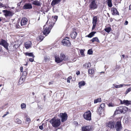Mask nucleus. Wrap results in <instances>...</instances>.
I'll list each match as a JSON object with an SVG mask.
<instances>
[{
    "label": "nucleus",
    "instance_id": "nucleus-62",
    "mask_svg": "<svg viewBox=\"0 0 131 131\" xmlns=\"http://www.w3.org/2000/svg\"><path fill=\"white\" fill-rule=\"evenodd\" d=\"M9 114V112H6V114L7 115H8V114Z\"/></svg>",
    "mask_w": 131,
    "mask_h": 131
},
{
    "label": "nucleus",
    "instance_id": "nucleus-14",
    "mask_svg": "<svg viewBox=\"0 0 131 131\" xmlns=\"http://www.w3.org/2000/svg\"><path fill=\"white\" fill-rule=\"evenodd\" d=\"M60 57L61 59V60L62 61L64 60V61H66L68 60V57L65 55L63 53H61L60 55Z\"/></svg>",
    "mask_w": 131,
    "mask_h": 131
},
{
    "label": "nucleus",
    "instance_id": "nucleus-57",
    "mask_svg": "<svg viewBox=\"0 0 131 131\" xmlns=\"http://www.w3.org/2000/svg\"><path fill=\"white\" fill-rule=\"evenodd\" d=\"M129 9L131 10V5H130L129 6Z\"/></svg>",
    "mask_w": 131,
    "mask_h": 131
},
{
    "label": "nucleus",
    "instance_id": "nucleus-42",
    "mask_svg": "<svg viewBox=\"0 0 131 131\" xmlns=\"http://www.w3.org/2000/svg\"><path fill=\"white\" fill-rule=\"evenodd\" d=\"M53 11L54 13L57 12H58V10L53 7Z\"/></svg>",
    "mask_w": 131,
    "mask_h": 131
},
{
    "label": "nucleus",
    "instance_id": "nucleus-44",
    "mask_svg": "<svg viewBox=\"0 0 131 131\" xmlns=\"http://www.w3.org/2000/svg\"><path fill=\"white\" fill-rule=\"evenodd\" d=\"M71 76H70L68 77L67 78V82L70 83V80L71 79Z\"/></svg>",
    "mask_w": 131,
    "mask_h": 131
},
{
    "label": "nucleus",
    "instance_id": "nucleus-38",
    "mask_svg": "<svg viewBox=\"0 0 131 131\" xmlns=\"http://www.w3.org/2000/svg\"><path fill=\"white\" fill-rule=\"evenodd\" d=\"M119 110V108H118V107L117 108L114 112V114H117L119 113L120 111Z\"/></svg>",
    "mask_w": 131,
    "mask_h": 131
},
{
    "label": "nucleus",
    "instance_id": "nucleus-61",
    "mask_svg": "<svg viewBox=\"0 0 131 131\" xmlns=\"http://www.w3.org/2000/svg\"><path fill=\"white\" fill-rule=\"evenodd\" d=\"M23 73L24 74H27V73H26V71H24V72H23Z\"/></svg>",
    "mask_w": 131,
    "mask_h": 131
},
{
    "label": "nucleus",
    "instance_id": "nucleus-54",
    "mask_svg": "<svg viewBox=\"0 0 131 131\" xmlns=\"http://www.w3.org/2000/svg\"><path fill=\"white\" fill-rule=\"evenodd\" d=\"M76 74L78 75L80 74V72L79 71H77L76 72Z\"/></svg>",
    "mask_w": 131,
    "mask_h": 131
},
{
    "label": "nucleus",
    "instance_id": "nucleus-58",
    "mask_svg": "<svg viewBox=\"0 0 131 131\" xmlns=\"http://www.w3.org/2000/svg\"><path fill=\"white\" fill-rule=\"evenodd\" d=\"M7 115L6 114H4L3 115V116H2V117H5V116L6 115Z\"/></svg>",
    "mask_w": 131,
    "mask_h": 131
},
{
    "label": "nucleus",
    "instance_id": "nucleus-15",
    "mask_svg": "<svg viewBox=\"0 0 131 131\" xmlns=\"http://www.w3.org/2000/svg\"><path fill=\"white\" fill-rule=\"evenodd\" d=\"M61 1V0H53L51 3V5L54 7L55 5L59 3Z\"/></svg>",
    "mask_w": 131,
    "mask_h": 131
},
{
    "label": "nucleus",
    "instance_id": "nucleus-6",
    "mask_svg": "<svg viewBox=\"0 0 131 131\" xmlns=\"http://www.w3.org/2000/svg\"><path fill=\"white\" fill-rule=\"evenodd\" d=\"M0 45L3 46L6 49H8V43L5 40L1 39L0 40Z\"/></svg>",
    "mask_w": 131,
    "mask_h": 131
},
{
    "label": "nucleus",
    "instance_id": "nucleus-4",
    "mask_svg": "<svg viewBox=\"0 0 131 131\" xmlns=\"http://www.w3.org/2000/svg\"><path fill=\"white\" fill-rule=\"evenodd\" d=\"M91 114L90 111L86 112L84 114L83 116L86 120L90 121L91 120Z\"/></svg>",
    "mask_w": 131,
    "mask_h": 131
},
{
    "label": "nucleus",
    "instance_id": "nucleus-37",
    "mask_svg": "<svg viewBox=\"0 0 131 131\" xmlns=\"http://www.w3.org/2000/svg\"><path fill=\"white\" fill-rule=\"evenodd\" d=\"M26 105L25 103H22L21 104V107L22 109L25 108H26Z\"/></svg>",
    "mask_w": 131,
    "mask_h": 131
},
{
    "label": "nucleus",
    "instance_id": "nucleus-25",
    "mask_svg": "<svg viewBox=\"0 0 131 131\" xmlns=\"http://www.w3.org/2000/svg\"><path fill=\"white\" fill-rule=\"evenodd\" d=\"M97 16H94L93 18L92 24H96L97 22Z\"/></svg>",
    "mask_w": 131,
    "mask_h": 131
},
{
    "label": "nucleus",
    "instance_id": "nucleus-9",
    "mask_svg": "<svg viewBox=\"0 0 131 131\" xmlns=\"http://www.w3.org/2000/svg\"><path fill=\"white\" fill-rule=\"evenodd\" d=\"M115 128L117 131H120L122 129L121 123L120 121H117L115 125Z\"/></svg>",
    "mask_w": 131,
    "mask_h": 131
},
{
    "label": "nucleus",
    "instance_id": "nucleus-34",
    "mask_svg": "<svg viewBox=\"0 0 131 131\" xmlns=\"http://www.w3.org/2000/svg\"><path fill=\"white\" fill-rule=\"evenodd\" d=\"M25 118H26V121L28 123H29L30 122L31 120L30 118L27 115L25 117Z\"/></svg>",
    "mask_w": 131,
    "mask_h": 131
},
{
    "label": "nucleus",
    "instance_id": "nucleus-41",
    "mask_svg": "<svg viewBox=\"0 0 131 131\" xmlns=\"http://www.w3.org/2000/svg\"><path fill=\"white\" fill-rule=\"evenodd\" d=\"M131 91V87L128 88L126 90V92L125 93L126 94H127L128 92L130 91Z\"/></svg>",
    "mask_w": 131,
    "mask_h": 131
},
{
    "label": "nucleus",
    "instance_id": "nucleus-48",
    "mask_svg": "<svg viewBox=\"0 0 131 131\" xmlns=\"http://www.w3.org/2000/svg\"><path fill=\"white\" fill-rule=\"evenodd\" d=\"M96 24H93V26L92 28V30H93L94 29L95 27L96 26Z\"/></svg>",
    "mask_w": 131,
    "mask_h": 131
},
{
    "label": "nucleus",
    "instance_id": "nucleus-56",
    "mask_svg": "<svg viewBox=\"0 0 131 131\" xmlns=\"http://www.w3.org/2000/svg\"><path fill=\"white\" fill-rule=\"evenodd\" d=\"M128 21H127L126 20L125 21V22L124 24L125 25H126L128 24Z\"/></svg>",
    "mask_w": 131,
    "mask_h": 131
},
{
    "label": "nucleus",
    "instance_id": "nucleus-59",
    "mask_svg": "<svg viewBox=\"0 0 131 131\" xmlns=\"http://www.w3.org/2000/svg\"><path fill=\"white\" fill-rule=\"evenodd\" d=\"M20 4H21V3H18V4H17V5L18 6H19L20 5Z\"/></svg>",
    "mask_w": 131,
    "mask_h": 131
},
{
    "label": "nucleus",
    "instance_id": "nucleus-53",
    "mask_svg": "<svg viewBox=\"0 0 131 131\" xmlns=\"http://www.w3.org/2000/svg\"><path fill=\"white\" fill-rule=\"evenodd\" d=\"M39 128L41 130L43 129V126L42 125L40 126L39 127Z\"/></svg>",
    "mask_w": 131,
    "mask_h": 131
},
{
    "label": "nucleus",
    "instance_id": "nucleus-64",
    "mask_svg": "<svg viewBox=\"0 0 131 131\" xmlns=\"http://www.w3.org/2000/svg\"><path fill=\"white\" fill-rule=\"evenodd\" d=\"M32 94L33 95H35V93L34 92H32Z\"/></svg>",
    "mask_w": 131,
    "mask_h": 131
},
{
    "label": "nucleus",
    "instance_id": "nucleus-24",
    "mask_svg": "<svg viewBox=\"0 0 131 131\" xmlns=\"http://www.w3.org/2000/svg\"><path fill=\"white\" fill-rule=\"evenodd\" d=\"M113 85L114 86H115V88H122L123 87V85H128V86H130V84H127V85H125V84H121L119 85H115V84H113Z\"/></svg>",
    "mask_w": 131,
    "mask_h": 131
},
{
    "label": "nucleus",
    "instance_id": "nucleus-1",
    "mask_svg": "<svg viewBox=\"0 0 131 131\" xmlns=\"http://www.w3.org/2000/svg\"><path fill=\"white\" fill-rule=\"evenodd\" d=\"M54 24V23H53L51 22V24L50 23L48 27H46V25H44L42 32L45 36H47L50 32Z\"/></svg>",
    "mask_w": 131,
    "mask_h": 131
},
{
    "label": "nucleus",
    "instance_id": "nucleus-46",
    "mask_svg": "<svg viewBox=\"0 0 131 131\" xmlns=\"http://www.w3.org/2000/svg\"><path fill=\"white\" fill-rule=\"evenodd\" d=\"M24 78L21 77L19 79V82H23L24 81Z\"/></svg>",
    "mask_w": 131,
    "mask_h": 131
},
{
    "label": "nucleus",
    "instance_id": "nucleus-63",
    "mask_svg": "<svg viewBox=\"0 0 131 131\" xmlns=\"http://www.w3.org/2000/svg\"><path fill=\"white\" fill-rule=\"evenodd\" d=\"M122 56L123 58H124V57L125 56L123 54V55H122Z\"/></svg>",
    "mask_w": 131,
    "mask_h": 131
},
{
    "label": "nucleus",
    "instance_id": "nucleus-40",
    "mask_svg": "<svg viewBox=\"0 0 131 131\" xmlns=\"http://www.w3.org/2000/svg\"><path fill=\"white\" fill-rule=\"evenodd\" d=\"M93 52L92 50H88V53L89 54H92Z\"/></svg>",
    "mask_w": 131,
    "mask_h": 131
},
{
    "label": "nucleus",
    "instance_id": "nucleus-3",
    "mask_svg": "<svg viewBox=\"0 0 131 131\" xmlns=\"http://www.w3.org/2000/svg\"><path fill=\"white\" fill-rule=\"evenodd\" d=\"M96 1V0H93L90 2L89 7L90 9L94 10L97 8L98 5Z\"/></svg>",
    "mask_w": 131,
    "mask_h": 131
},
{
    "label": "nucleus",
    "instance_id": "nucleus-52",
    "mask_svg": "<svg viewBox=\"0 0 131 131\" xmlns=\"http://www.w3.org/2000/svg\"><path fill=\"white\" fill-rule=\"evenodd\" d=\"M29 61L31 62H32L34 61V58L33 57L32 58H30L29 59Z\"/></svg>",
    "mask_w": 131,
    "mask_h": 131
},
{
    "label": "nucleus",
    "instance_id": "nucleus-7",
    "mask_svg": "<svg viewBox=\"0 0 131 131\" xmlns=\"http://www.w3.org/2000/svg\"><path fill=\"white\" fill-rule=\"evenodd\" d=\"M2 12L4 13V15L6 17L7 16L11 17L13 15V13L5 9L3 10Z\"/></svg>",
    "mask_w": 131,
    "mask_h": 131
},
{
    "label": "nucleus",
    "instance_id": "nucleus-27",
    "mask_svg": "<svg viewBox=\"0 0 131 131\" xmlns=\"http://www.w3.org/2000/svg\"><path fill=\"white\" fill-rule=\"evenodd\" d=\"M106 2L109 7H111L112 6V0H106Z\"/></svg>",
    "mask_w": 131,
    "mask_h": 131
},
{
    "label": "nucleus",
    "instance_id": "nucleus-31",
    "mask_svg": "<svg viewBox=\"0 0 131 131\" xmlns=\"http://www.w3.org/2000/svg\"><path fill=\"white\" fill-rule=\"evenodd\" d=\"M44 38V37L43 36L40 35L37 38V39L38 40H40L41 41Z\"/></svg>",
    "mask_w": 131,
    "mask_h": 131
},
{
    "label": "nucleus",
    "instance_id": "nucleus-20",
    "mask_svg": "<svg viewBox=\"0 0 131 131\" xmlns=\"http://www.w3.org/2000/svg\"><path fill=\"white\" fill-rule=\"evenodd\" d=\"M55 61L57 63H59L60 62H62V60H61V59L60 58L59 56H55Z\"/></svg>",
    "mask_w": 131,
    "mask_h": 131
},
{
    "label": "nucleus",
    "instance_id": "nucleus-23",
    "mask_svg": "<svg viewBox=\"0 0 131 131\" xmlns=\"http://www.w3.org/2000/svg\"><path fill=\"white\" fill-rule=\"evenodd\" d=\"M96 32V31H92L88 35L86 36V37L89 38H91L94 35Z\"/></svg>",
    "mask_w": 131,
    "mask_h": 131
},
{
    "label": "nucleus",
    "instance_id": "nucleus-30",
    "mask_svg": "<svg viewBox=\"0 0 131 131\" xmlns=\"http://www.w3.org/2000/svg\"><path fill=\"white\" fill-rule=\"evenodd\" d=\"M25 54L26 56H28L30 57H32L33 58H34V57H35L33 55V53L31 52H26L25 53Z\"/></svg>",
    "mask_w": 131,
    "mask_h": 131
},
{
    "label": "nucleus",
    "instance_id": "nucleus-5",
    "mask_svg": "<svg viewBox=\"0 0 131 131\" xmlns=\"http://www.w3.org/2000/svg\"><path fill=\"white\" fill-rule=\"evenodd\" d=\"M62 44L64 46L69 47L71 45V43L69 39L68 38H66L65 39L63 40L61 42Z\"/></svg>",
    "mask_w": 131,
    "mask_h": 131
},
{
    "label": "nucleus",
    "instance_id": "nucleus-39",
    "mask_svg": "<svg viewBox=\"0 0 131 131\" xmlns=\"http://www.w3.org/2000/svg\"><path fill=\"white\" fill-rule=\"evenodd\" d=\"M122 108V106H121L118 107V108H119V110L121 113H124V112L123 111Z\"/></svg>",
    "mask_w": 131,
    "mask_h": 131
},
{
    "label": "nucleus",
    "instance_id": "nucleus-17",
    "mask_svg": "<svg viewBox=\"0 0 131 131\" xmlns=\"http://www.w3.org/2000/svg\"><path fill=\"white\" fill-rule=\"evenodd\" d=\"M82 131H91V127L90 126L83 127H82Z\"/></svg>",
    "mask_w": 131,
    "mask_h": 131
},
{
    "label": "nucleus",
    "instance_id": "nucleus-18",
    "mask_svg": "<svg viewBox=\"0 0 131 131\" xmlns=\"http://www.w3.org/2000/svg\"><path fill=\"white\" fill-rule=\"evenodd\" d=\"M112 14L113 15H119V13L115 8H112Z\"/></svg>",
    "mask_w": 131,
    "mask_h": 131
},
{
    "label": "nucleus",
    "instance_id": "nucleus-8",
    "mask_svg": "<svg viewBox=\"0 0 131 131\" xmlns=\"http://www.w3.org/2000/svg\"><path fill=\"white\" fill-rule=\"evenodd\" d=\"M59 116L61 118V122H65L67 119V114L65 113H60Z\"/></svg>",
    "mask_w": 131,
    "mask_h": 131
},
{
    "label": "nucleus",
    "instance_id": "nucleus-11",
    "mask_svg": "<svg viewBox=\"0 0 131 131\" xmlns=\"http://www.w3.org/2000/svg\"><path fill=\"white\" fill-rule=\"evenodd\" d=\"M32 8V5L30 3H26L23 6V9H30Z\"/></svg>",
    "mask_w": 131,
    "mask_h": 131
},
{
    "label": "nucleus",
    "instance_id": "nucleus-47",
    "mask_svg": "<svg viewBox=\"0 0 131 131\" xmlns=\"http://www.w3.org/2000/svg\"><path fill=\"white\" fill-rule=\"evenodd\" d=\"M5 53L3 52V51L2 50H0V55H2L4 54Z\"/></svg>",
    "mask_w": 131,
    "mask_h": 131
},
{
    "label": "nucleus",
    "instance_id": "nucleus-13",
    "mask_svg": "<svg viewBox=\"0 0 131 131\" xmlns=\"http://www.w3.org/2000/svg\"><path fill=\"white\" fill-rule=\"evenodd\" d=\"M24 45L26 48L28 49L31 46V42L30 41H28L25 43Z\"/></svg>",
    "mask_w": 131,
    "mask_h": 131
},
{
    "label": "nucleus",
    "instance_id": "nucleus-32",
    "mask_svg": "<svg viewBox=\"0 0 131 131\" xmlns=\"http://www.w3.org/2000/svg\"><path fill=\"white\" fill-rule=\"evenodd\" d=\"M112 30V29L111 27H106L104 29V30L108 33H109Z\"/></svg>",
    "mask_w": 131,
    "mask_h": 131
},
{
    "label": "nucleus",
    "instance_id": "nucleus-16",
    "mask_svg": "<svg viewBox=\"0 0 131 131\" xmlns=\"http://www.w3.org/2000/svg\"><path fill=\"white\" fill-rule=\"evenodd\" d=\"M114 122L110 121L107 124V126L111 128H114Z\"/></svg>",
    "mask_w": 131,
    "mask_h": 131
},
{
    "label": "nucleus",
    "instance_id": "nucleus-49",
    "mask_svg": "<svg viewBox=\"0 0 131 131\" xmlns=\"http://www.w3.org/2000/svg\"><path fill=\"white\" fill-rule=\"evenodd\" d=\"M114 105L112 104V103H110L108 104V106L110 107H113Z\"/></svg>",
    "mask_w": 131,
    "mask_h": 131
},
{
    "label": "nucleus",
    "instance_id": "nucleus-60",
    "mask_svg": "<svg viewBox=\"0 0 131 131\" xmlns=\"http://www.w3.org/2000/svg\"><path fill=\"white\" fill-rule=\"evenodd\" d=\"M47 57H45V60H47Z\"/></svg>",
    "mask_w": 131,
    "mask_h": 131
},
{
    "label": "nucleus",
    "instance_id": "nucleus-19",
    "mask_svg": "<svg viewBox=\"0 0 131 131\" xmlns=\"http://www.w3.org/2000/svg\"><path fill=\"white\" fill-rule=\"evenodd\" d=\"M27 20L26 18H23L21 20L20 24L22 26L26 25L27 23Z\"/></svg>",
    "mask_w": 131,
    "mask_h": 131
},
{
    "label": "nucleus",
    "instance_id": "nucleus-35",
    "mask_svg": "<svg viewBox=\"0 0 131 131\" xmlns=\"http://www.w3.org/2000/svg\"><path fill=\"white\" fill-rule=\"evenodd\" d=\"M101 99L100 98H99L96 99L94 100V103H96L98 102H101Z\"/></svg>",
    "mask_w": 131,
    "mask_h": 131
},
{
    "label": "nucleus",
    "instance_id": "nucleus-45",
    "mask_svg": "<svg viewBox=\"0 0 131 131\" xmlns=\"http://www.w3.org/2000/svg\"><path fill=\"white\" fill-rule=\"evenodd\" d=\"M0 7H4V8H6V6L2 4V3L0 4Z\"/></svg>",
    "mask_w": 131,
    "mask_h": 131
},
{
    "label": "nucleus",
    "instance_id": "nucleus-28",
    "mask_svg": "<svg viewBox=\"0 0 131 131\" xmlns=\"http://www.w3.org/2000/svg\"><path fill=\"white\" fill-rule=\"evenodd\" d=\"M85 83L84 81H81L79 82L78 83L79 87V88H81L82 86L85 85Z\"/></svg>",
    "mask_w": 131,
    "mask_h": 131
},
{
    "label": "nucleus",
    "instance_id": "nucleus-50",
    "mask_svg": "<svg viewBox=\"0 0 131 131\" xmlns=\"http://www.w3.org/2000/svg\"><path fill=\"white\" fill-rule=\"evenodd\" d=\"M58 17L57 16L55 15L53 16V18L55 19V21H56L58 19Z\"/></svg>",
    "mask_w": 131,
    "mask_h": 131
},
{
    "label": "nucleus",
    "instance_id": "nucleus-12",
    "mask_svg": "<svg viewBox=\"0 0 131 131\" xmlns=\"http://www.w3.org/2000/svg\"><path fill=\"white\" fill-rule=\"evenodd\" d=\"M105 106V104H102L101 105L100 107H99L97 110L99 114H101L102 113V109H103Z\"/></svg>",
    "mask_w": 131,
    "mask_h": 131
},
{
    "label": "nucleus",
    "instance_id": "nucleus-26",
    "mask_svg": "<svg viewBox=\"0 0 131 131\" xmlns=\"http://www.w3.org/2000/svg\"><path fill=\"white\" fill-rule=\"evenodd\" d=\"M92 43L94 42L95 41L97 42H99L100 41L98 39V38L97 37H94L91 40Z\"/></svg>",
    "mask_w": 131,
    "mask_h": 131
},
{
    "label": "nucleus",
    "instance_id": "nucleus-2",
    "mask_svg": "<svg viewBox=\"0 0 131 131\" xmlns=\"http://www.w3.org/2000/svg\"><path fill=\"white\" fill-rule=\"evenodd\" d=\"M49 122L51 124L52 126L56 128L59 126L61 124L60 119L53 118L51 119Z\"/></svg>",
    "mask_w": 131,
    "mask_h": 131
},
{
    "label": "nucleus",
    "instance_id": "nucleus-33",
    "mask_svg": "<svg viewBox=\"0 0 131 131\" xmlns=\"http://www.w3.org/2000/svg\"><path fill=\"white\" fill-rule=\"evenodd\" d=\"M94 70L93 68L89 70L88 73L89 74H92L94 73Z\"/></svg>",
    "mask_w": 131,
    "mask_h": 131
},
{
    "label": "nucleus",
    "instance_id": "nucleus-22",
    "mask_svg": "<svg viewBox=\"0 0 131 131\" xmlns=\"http://www.w3.org/2000/svg\"><path fill=\"white\" fill-rule=\"evenodd\" d=\"M77 35V33L76 32L74 31L71 33L70 35L72 38L74 39L75 38Z\"/></svg>",
    "mask_w": 131,
    "mask_h": 131
},
{
    "label": "nucleus",
    "instance_id": "nucleus-36",
    "mask_svg": "<svg viewBox=\"0 0 131 131\" xmlns=\"http://www.w3.org/2000/svg\"><path fill=\"white\" fill-rule=\"evenodd\" d=\"M122 109L124 112V113H125L127 111L128 108H127L126 106H122Z\"/></svg>",
    "mask_w": 131,
    "mask_h": 131
},
{
    "label": "nucleus",
    "instance_id": "nucleus-55",
    "mask_svg": "<svg viewBox=\"0 0 131 131\" xmlns=\"http://www.w3.org/2000/svg\"><path fill=\"white\" fill-rule=\"evenodd\" d=\"M20 71L21 72H23V67H21L20 68Z\"/></svg>",
    "mask_w": 131,
    "mask_h": 131
},
{
    "label": "nucleus",
    "instance_id": "nucleus-10",
    "mask_svg": "<svg viewBox=\"0 0 131 131\" xmlns=\"http://www.w3.org/2000/svg\"><path fill=\"white\" fill-rule=\"evenodd\" d=\"M120 103L121 104H124L127 106L131 104V101L128 100H124L123 101L120 100Z\"/></svg>",
    "mask_w": 131,
    "mask_h": 131
},
{
    "label": "nucleus",
    "instance_id": "nucleus-51",
    "mask_svg": "<svg viewBox=\"0 0 131 131\" xmlns=\"http://www.w3.org/2000/svg\"><path fill=\"white\" fill-rule=\"evenodd\" d=\"M17 121V123L18 124H19L21 123V121L19 119H18L17 118V119H16V120Z\"/></svg>",
    "mask_w": 131,
    "mask_h": 131
},
{
    "label": "nucleus",
    "instance_id": "nucleus-43",
    "mask_svg": "<svg viewBox=\"0 0 131 131\" xmlns=\"http://www.w3.org/2000/svg\"><path fill=\"white\" fill-rule=\"evenodd\" d=\"M84 50H80V53L81 54V55L82 56H84Z\"/></svg>",
    "mask_w": 131,
    "mask_h": 131
},
{
    "label": "nucleus",
    "instance_id": "nucleus-21",
    "mask_svg": "<svg viewBox=\"0 0 131 131\" xmlns=\"http://www.w3.org/2000/svg\"><path fill=\"white\" fill-rule=\"evenodd\" d=\"M32 4L35 5L40 6L41 5V3L37 0H35L33 1Z\"/></svg>",
    "mask_w": 131,
    "mask_h": 131
},
{
    "label": "nucleus",
    "instance_id": "nucleus-29",
    "mask_svg": "<svg viewBox=\"0 0 131 131\" xmlns=\"http://www.w3.org/2000/svg\"><path fill=\"white\" fill-rule=\"evenodd\" d=\"M83 66H85L86 68H88L91 66V64L90 62L86 63L84 64L83 65Z\"/></svg>",
    "mask_w": 131,
    "mask_h": 131
}]
</instances>
